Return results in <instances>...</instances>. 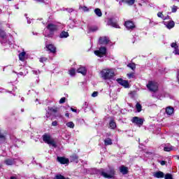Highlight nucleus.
I'll return each instance as SVG.
<instances>
[{
    "instance_id": "obj_1",
    "label": "nucleus",
    "mask_w": 179,
    "mask_h": 179,
    "mask_svg": "<svg viewBox=\"0 0 179 179\" xmlns=\"http://www.w3.org/2000/svg\"><path fill=\"white\" fill-rule=\"evenodd\" d=\"M101 75L104 80L113 79L115 76V71L113 69H103L101 71Z\"/></svg>"
},
{
    "instance_id": "obj_2",
    "label": "nucleus",
    "mask_w": 179,
    "mask_h": 179,
    "mask_svg": "<svg viewBox=\"0 0 179 179\" xmlns=\"http://www.w3.org/2000/svg\"><path fill=\"white\" fill-rule=\"evenodd\" d=\"M43 142H45V143H48V145H51L52 146H53V148H57V143H55V141L51 137L50 134H44L43 136Z\"/></svg>"
},
{
    "instance_id": "obj_3",
    "label": "nucleus",
    "mask_w": 179,
    "mask_h": 179,
    "mask_svg": "<svg viewBox=\"0 0 179 179\" xmlns=\"http://www.w3.org/2000/svg\"><path fill=\"white\" fill-rule=\"evenodd\" d=\"M47 29L49 30L50 32L48 34L47 31H45L44 36L45 37H52V32L55 31V30L58 29V27L54 24H48L47 26Z\"/></svg>"
},
{
    "instance_id": "obj_4",
    "label": "nucleus",
    "mask_w": 179,
    "mask_h": 179,
    "mask_svg": "<svg viewBox=\"0 0 179 179\" xmlns=\"http://www.w3.org/2000/svg\"><path fill=\"white\" fill-rule=\"evenodd\" d=\"M147 88L150 90V92H157L159 85L156 82L149 81L147 84Z\"/></svg>"
},
{
    "instance_id": "obj_5",
    "label": "nucleus",
    "mask_w": 179,
    "mask_h": 179,
    "mask_svg": "<svg viewBox=\"0 0 179 179\" xmlns=\"http://www.w3.org/2000/svg\"><path fill=\"white\" fill-rule=\"evenodd\" d=\"M99 173L101 176L104 177V178H113V177H114V175L115 174L114 169H110L108 173L103 171V169H101V171H99Z\"/></svg>"
},
{
    "instance_id": "obj_6",
    "label": "nucleus",
    "mask_w": 179,
    "mask_h": 179,
    "mask_svg": "<svg viewBox=\"0 0 179 179\" xmlns=\"http://www.w3.org/2000/svg\"><path fill=\"white\" fill-rule=\"evenodd\" d=\"M107 52V49L106 47H101L99 50L94 51L95 55H97V57H100V58L104 57Z\"/></svg>"
},
{
    "instance_id": "obj_7",
    "label": "nucleus",
    "mask_w": 179,
    "mask_h": 179,
    "mask_svg": "<svg viewBox=\"0 0 179 179\" xmlns=\"http://www.w3.org/2000/svg\"><path fill=\"white\" fill-rule=\"evenodd\" d=\"M131 122L136 124L138 127H142V125H143V119L138 117H134L131 120Z\"/></svg>"
},
{
    "instance_id": "obj_8",
    "label": "nucleus",
    "mask_w": 179,
    "mask_h": 179,
    "mask_svg": "<svg viewBox=\"0 0 179 179\" xmlns=\"http://www.w3.org/2000/svg\"><path fill=\"white\" fill-rule=\"evenodd\" d=\"M117 83L119 85H121V86H123V87H125V89L129 88V83H128V80H122V78H118L117 80Z\"/></svg>"
},
{
    "instance_id": "obj_9",
    "label": "nucleus",
    "mask_w": 179,
    "mask_h": 179,
    "mask_svg": "<svg viewBox=\"0 0 179 179\" xmlns=\"http://www.w3.org/2000/svg\"><path fill=\"white\" fill-rule=\"evenodd\" d=\"M16 160L17 159L8 158L4 161V163L6 166H13V164H16Z\"/></svg>"
},
{
    "instance_id": "obj_10",
    "label": "nucleus",
    "mask_w": 179,
    "mask_h": 179,
    "mask_svg": "<svg viewBox=\"0 0 179 179\" xmlns=\"http://www.w3.org/2000/svg\"><path fill=\"white\" fill-rule=\"evenodd\" d=\"M124 26L127 27V30H133V29H135V24H134L132 21H126Z\"/></svg>"
},
{
    "instance_id": "obj_11",
    "label": "nucleus",
    "mask_w": 179,
    "mask_h": 179,
    "mask_svg": "<svg viewBox=\"0 0 179 179\" xmlns=\"http://www.w3.org/2000/svg\"><path fill=\"white\" fill-rule=\"evenodd\" d=\"M57 162L60 164H69V159L68 158H65L64 157H57Z\"/></svg>"
},
{
    "instance_id": "obj_12",
    "label": "nucleus",
    "mask_w": 179,
    "mask_h": 179,
    "mask_svg": "<svg viewBox=\"0 0 179 179\" xmlns=\"http://www.w3.org/2000/svg\"><path fill=\"white\" fill-rule=\"evenodd\" d=\"M107 24L108 26H111L112 27H115V29H120V25H118V23H117V22H114L113 19H109Z\"/></svg>"
},
{
    "instance_id": "obj_13",
    "label": "nucleus",
    "mask_w": 179,
    "mask_h": 179,
    "mask_svg": "<svg viewBox=\"0 0 179 179\" xmlns=\"http://www.w3.org/2000/svg\"><path fill=\"white\" fill-rule=\"evenodd\" d=\"M78 73H81L83 76H86V73H87V69L86 67L80 66L79 69H77Z\"/></svg>"
},
{
    "instance_id": "obj_14",
    "label": "nucleus",
    "mask_w": 179,
    "mask_h": 179,
    "mask_svg": "<svg viewBox=\"0 0 179 179\" xmlns=\"http://www.w3.org/2000/svg\"><path fill=\"white\" fill-rule=\"evenodd\" d=\"M99 44H108V42L110 41V39L107 36H102L99 38Z\"/></svg>"
},
{
    "instance_id": "obj_15",
    "label": "nucleus",
    "mask_w": 179,
    "mask_h": 179,
    "mask_svg": "<svg viewBox=\"0 0 179 179\" xmlns=\"http://www.w3.org/2000/svg\"><path fill=\"white\" fill-rule=\"evenodd\" d=\"M117 2L119 1L120 5H122V2H125L129 6H132L135 3V0H116Z\"/></svg>"
},
{
    "instance_id": "obj_16",
    "label": "nucleus",
    "mask_w": 179,
    "mask_h": 179,
    "mask_svg": "<svg viewBox=\"0 0 179 179\" xmlns=\"http://www.w3.org/2000/svg\"><path fill=\"white\" fill-rule=\"evenodd\" d=\"M99 30V27L95 25L88 26L87 27V33H94Z\"/></svg>"
},
{
    "instance_id": "obj_17",
    "label": "nucleus",
    "mask_w": 179,
    "mask_h": 179,
    "mask_svg": "<svg viewBox=\"0 0 179 179\" xmlns=\"http://www.w3.org/2000/svg\"><path fill=\"white\" fill-rule=\"evenodd\" d=\"M171 47H172V48H174L173 54H175V55H179V49L177 43H172Z\"/></svg>"
},
{
    "instance_id": "obj_18",
    "label": "nucleus",
    "mask_w": 179,
    "mask_h": 179,
    "mask_svg": "<svg viewBox=\"0 0 179 179\" xmlns=\"http://www.w3.org/2000/svg\"><path fill=\"white\" fill-rule=\"evenodd\" d=\"M164 24L167 27V29H173L175 26L174 21H169V22H164Z\"/></svg>"
},
{
    "instance_id": "obj_19",
    "label": "nucleus",
    "mask_w": 179,
    "mask_h": 179,
    "mask_svg": "<svg viewBox=\"0 0 179 179\" xmlns=\"http://www.w3.org/2000/svg\"><path fill=\"white\" fill-rule=\"evenodd\" d=\"M46 48L48 51H50V52H55L57 51V48L54 46L52 44L46 45Z\"/></svg>"
},
{
    "instance_id": "obj_20",
    "label": "nucleus",
    "mask_w": 179,
    "mask_h": 179,
    "mask_svg": "<svg viewBox=\"0 0 179 179\" xmlns=\"http://www.w3.org/2000/svg\"><path fill=\"white\" fill-rule=\"evenodd\" d=\"M153 176L155 178H164V173L162 171H157L153 173Z\"/></svg>"
},
{
    "instance_id": "obj_21",
    "label": "nucleus",
    "mask_w": 179,
    "mask_h": 179,
    "mask_svg": "<svg viewBox=\"0 0 179 179\" xmlns=\"http://www.w3.org/2000/svg\"><path fill=\"white\" fill-rule=\"evenodd\" d=\"M6 142V133H2L0 130V144Z\"/></svg>"
},
{
    "instance_id": "obj_22",
    "label": "nucleus",
    "mask_w": 179,
    "mask_h": 179,
    "mask_svg": "<svg viewBox=\"0 0 179 179\" xmlns=\"http://www.w3.org/2000/svg\"><path fill=\"white\" fill-rule=\"evenodd\" d=\"M119 170L123 175L128 174V167H127L125 166H121L119 168Z\"/></svg>"
},
{
    "instance_id": "obj_23",
    "label": "nucleus",
    "mask_w": 179,
    "mask_h": 179,
    "mask_svg": "<svg viewBox=\"0 0 179 179\" xmlns=\"http://www.w3.org/2000/svg\"><path fill=\"white\" fill-rule=\"evenodd\" d=\"M60 38H66L69 37V34L67 31H62L59 34Z\"/></svg>"
},
{
    "instance_id": "obj_24",
    "label": "nucleus",
    "mask_w": 179,
    "mask_h": 179,
    "mask_svg": "<svg viewBox=\"0 0 179 179\" xmlns=\"http://www.w3.org/2000/svg\"><path fill=\"white\" fill-rule=\"evenodd\" d=\"M19 59L20 61L24 62L26 59V52H22L19 55Z\"/></svg>"
},
{
    "instance_id": "obj_25",
    "label": "nucleus",
    "mask_w": 179,
    "mask_h": 179,
    "mask_svg": "<svg viewBox=\"0 0 179 179\" xmlns=\"http://www.w3.org/2000/svg\"><path fill=\"white\" fill-rule=\"evenodd\" d=\"M173 113H174V108H171V106H169L166 108V113L168 115H171V114H173Z\"/></svg>"
},
{
    "instance_id": "obj_26",
    "label": "nucleus",
    "mask_w": 179,
    "mask_h": 179,
    "mask_svg": "<svg viewBox=\"0 0 179 179\" xmlns=\"http://www.w3.org/2000/svg\"><path fill=\"white\" fill-rule=\"evenodd\" d=\"M109 127L111 129H115V128H117V124L114 120H112L109 122Z\"/></svg>"
},
{
    "instance_id": "obj_27",
    "label": "nucleus",
    "mask_w": 179,
    "mask_h": 179,
    "mask_svg": "<svg viewBox=\"0 0 179 179\" xmlns=\"http://www.w3.org/2000/svg\"><path fill=\"white\" fill-rule=\"evenodd\" d=\"M105 146H108V145H113V140L110 138H107L104 140Z\"/></svg>"
},
{
    "instance_id": "obj_28",
    "label": "nucleus",
    "mask_w": 179,
    "mask_h": 179,
    "mask_svg": "<svg viewBox=\"0 0 179 179\" xmlns=\"http://www.w3.org/2000/svg\"><path fill=\"white\" fill-rule=\"evenodd\" d=\"M94 13L96 15V16H98L99 17H101V16L103 15V13H101V10H100V8H96L94 10Z\"/></svg>"
},
{
    "instance_id": "obj_29",
    "label": "nucleus",
    "mask_w": 179,
    "mask_h": 179,
    "mask_svg": "<svg viewBox=\"0 0 179 179\" xmlns=\"http://www.w3.org/2000/svg\"><path fill=\"white\" fill-rule=\"evenodd\" d=\"M66 127H68V128H75V124L73 123V122H69L66 124Z\"/></svg>"
},
{
    "instance_id": "obj_30",
    "label": "nucleus",
    "mask_w": 179,
    "mask_h": 179,
    "mask_svg": "<svg viewBox=\"0 0 179 179\" xmlns=\"http://www.w3.org/2000/svg\"><path fill=\"white\" fill-rule=\"evenodd\" d=\"M69 73L71 76H75V73H76V70H75V69L71 68L69 71Z\"/></svg>"
},
{
    "instance_id": "obj_31",
    "label": "nucleus",
    "mask_w": 179,
    "mask_h": 179,
    "mask_svg": "<svg viewBox=\"0 0 179 179\" xmlns=\"http://www.w3.org/2000/svg\"><path fill=\"white\" fill-rule=\"evenodd\" d=\"M0 37L3 39L6 38V34L2 29H0Z\"/></svg>"
},
{
    "instance_id": "obj_32",
    "label": "nucleus",
    "mask_w": 179,
    "mask_h": 179,
    "mask_svg": "<svg viewBox=\"0 0 179 179\" xmlns=\"http://www.w3.org/2000/svg\"><path fill=\"white\" fill-rule=\"evenodd\" d=\"M136 108L138 113H141L142 111V106L141 105V103H137L136 105Z\"/></svg>"
},
{
    "instance_id": "obj_33",
    "label": "nucleus",
    "mask_w": 179,
    "mask_h": 179,
    "mask_svg": "<svg viewBox=\"0 0 179 179\" xmlns=\"http://www.w3.org/2000/svg\"><path fill=\"white\" fill-rule=\"evenodd\" d=\"M158 17H161V19H163L164 20H166V17L163 15L162 12H159L157 13Z\"/></svg>"
},
{
    "instance_id": "obj_34",
    "label": "nucleus",
    "mask_w": 179,
    "mask_h": 179,
    "mask_svg": "<svg viewBox=\"0 0 179 179\" xmlns=\"http://www.w3.org/2000/svg\"><path fill=\"white\" fill-rule=\"evenodd\" d=\"M164 152H171V150H173V148H171V146H166L164 148Z\"/></svg>"
},
{
    "instance_id": "obj_35",
    "label": "nucleus",
    "mask_w": 179,
    "mask_h": 179,
    "mask_svg": "<svg viewBox=\"0 0 179 179\" xmlns=\"http://www.w3.org/2000/svg\"><path fill=\"white\" fill-rule=\"evenodd\" d=\"M127 66L129 68H130L131 69H132L133 71H134V69H135L136 68V66H135V64H134V63L129 64L127 65Z\"/></svg>"
},
{
    "instance_id": "obj_36",
    "label": "nucleus",
    "mask_w": 179,
    "mask_h": 179,
    "mask_svg": "<svg viewBox=\"0 0 179 179\" xmlns=\"http://www.w3.org/2000/svg\"><path fill=\"white\" fill-rule=\"evenodd\" d=\"M165 179H173V176L171 173H166L164 176Z\"/></svg>"
},
{
    "instance_id": "obj_37",
    "label": "nucleus",
    "mask_w": 179,
    "mask_h": 179,
    "mask_svg": "<svg viewBox=\"0 0 179 179\" xmlns=\"http://www.w3.org/2000/svg\"><path fill=\"white\" fill-rule=\"evenodd\" d=\"M66 100V98H65V97L61 98V99L59 101V104H64V103H65Z\"/></svg>"
},
{
    "instance_id": "obj_38",
    "label": "nucleus",
    "mask_w": 179,
    "mask_h": 179,
    "mask_svg": "<svg viewBox=\"0 0 179 179\" xmlns=\"http://www.w3.org/2000/svg\"><path fill=\"white\" fill-rule=\"evenodd\" d=\"M80 8L83 9L84 12H89V8L87 6H81Z\"/></svg>"
},
{
    "instance_id": "obj_39",
    "label": "nucleus",
    "mask_w": 179,
    "mask_h": 179,
    "mask_svg": "<svg viewBox=\"0 0 179 179\" xmlns=\"http://www.w3.org/2000/svg\"><path fill=\"white\" fill-rule=\"evenodd\" d=\"M177 9H178L177 6H173L172 7V10H171L172 13H176V12H177Z\"/></svg>"
},
{
    "instance_id": "obj_40",
    "label": "nucleus",
    "mask_w": 179,
    "mask_h": 179,
    "mask_svg": "<svg viewBox=\"0 0 179 179\" xmlns=\"http://www.w3.org/2000/svg\"><path fill=\"white\" fill-rule=\"evenodd\" d=\"M98 95H99V92H94L92 94V97H97Z\"/></svg>"
},
{
    "instance_id": "obj_41",
    "label": "nucleus",
    "mask_w": 179,
    "mask_h": 179,
    "mask_svg": "<svg viewBox=\"0 0 179 179\" xmlns=\"http://www.w3.org/2000/svg\"><path fill=\"white\" fill-rule=\"evenodd\" d=\"M127 76H128L129 79H131L132 78H134L135 75L134 73H129V74H127Z\"/></svg>"
},
{
    "instance_id": "obj_42",
    "label": "nucleus",
    "mask_w": 179,
    "mask_h": 179,
    "mask_svg": "<svg viewBox=\"0 0 179 179\" xmlns=\"http://www.w3.org/2000/svg\"><path fill=\"white\" fill-rule=\"evenodd\" d=\"M27 73H28V71H26V72H24V73H23V72H20V73H19V75H20L21 76H25V75H27Z\"/></svg>"
},
{
    "instance_id": "obj_43",
    "label": "nucleus",
    "mask_w": 179,
    "mask_h": 179,
    "mask_svg": "<svg viewBox=\"0 0 179 179\" xmlns=\"http://www.w3.org/2000/svg\"><path fill=\"white\" fill-rule=\"evenodd\" d=\"M45 61H47V58L46 57H41L40 59V62H45Z\"/></svg>"
},
{
    "instance_id": "obj_44",
    "label": "nucleus",
    "mask_w": 179,
    "mask_h": 179,
    "mask_svg": "<svg viewBox=\"0 0 179 179\" xmlns=\"http://www.w3.org/2000/svg\"><path fill=\"white\" fill-rule=\"evenodd\" d=\"M32 72L34 75H38V73H40V71L38 70H33Z\"/></svg>"
},
{
    "instance_id": "obj_45",
    "label": "nucleus",
    "mask_w": 179,
    "mask_h": 179,
    "mask_svg": "<svg viewBox=\"0 0 179 179\" xmlns=\"http://www.w3.org/2000/svg\"><path fill=\"white\" fill-rule=\"evenodd\" d=\"M52 127H57V125H58V122H57V121L52 122Z\"/></svg>"
},
{
    "instance_id": "obj_46",
    "label": "nucleus",
    "mask_w": 179,
    "mask_h": 179,
    "mask_svg": "<svg viewBox=\"0 0 179 179\" xmlns=\"http://www.w3.org/2000/svg\"><path fill=\"white\" fill-rule=\"evenodd\" d=\"M49 110L53 113H57V108H49Z\"/></svg>"
},
{
    "instance_id": "obj_47",
    "label": "nucleus",
    "mask_w": 179,
    "mask_h": 179,
    "mask_svg": "<svg viewBox=\"0 0 179 179\" xmlns=\"http://www.w3.org/2000/svg\"><path fill=\"white\" fill-rule=\"evenodd\" d=\"M89 106V103L87 102H85L83 107H85V108H87V106Z\"/></svg>"
},
{
    "instance_id": "obj_48",
    "label": "nucleus",
    "mask_w": 179,
    "mask_h": 179,
    "mask_svg": "<svg viewBox=\"0 0 179 179\" xmlns=\"http://www.w3.org/2000/svg\"><path fill=\"white\" fill-rule=\"evenodd\" d=\"M159 163H160L161 166H164V164H166L165 161H160Z\"/></svg>"
},
{
    "instance_id": "obj_49",
    "label": "nucleus",
    "mask_w": 179,
    "mask_h": 179,
    "mask_svg": "<svg viewBox=\"0 0 179 179\" xmlns=\"http://www.w3.org/2000/svg\"><path fill=\"white\" fill-rule=\"evenodd\" d=\"M71 111H73V113H78V110L76 109L71 108Z\"/></svg>"
},
{
    "instance_id": "obj_50",
    "label": "nucleus",
    "mask_w": 179,
    "mask_h": 179,
    "mask_svg": "<svg viewBox=\"0 0 179 179\" xmlns=\"http://www.w3.org/2000/svg\"><path fill=\"white\" fill-rule=\"evenodd\" d=\"M45 115L46 118H50V113L47 112Z\"/></svg>"
},
{
    "instance_id": "obj_51",
    "label": "nucleus",
    "mask_w": 179,
    "mask_h": 179,
    "mask_svg": "<svg viewBox=\"0 0 179 179\" xmlns=\"http://www.w3.org/2000/svg\"><path fill=\"white\" fill-rule=\"evenodd\" d=\"M35 1H36V2H41V3L44 2V0H35Z\"/></svg>"
},
{
    "instance_id": "obj_52",
    "label": "nucleus",
    "mask_w": 179,
    "mask_h": 179,
    "mask_svg": "<svg viewBox=\"0 0 179 179\" xmlns=\"http://www.w3.org/2000/svg\"><path fill=\"white\" fill-rule=\"evenodd\" d=\"M65 115H66V117H69V113H66Z\"/></svg>"
},
{
    "instance_id": "obj_53",
    "label": "nucleus",
    "mask_w": 179,
    "mask_h": 179,
    "mask_svg": "<svg viewBox=\"0 0 179 179\" xmlns=\"http://www.w3.org/2000/svg\"><path fill=\"white\" fill-rule=\"evenodd\" d=\"M10 179H17V178L15 176H11Z\"/></svg>"
},
{
    "instance_id": "obj_54",
    "label": "nucleus",
    "mask_w": 179,
    "mask_h": 179,
    "mask_svg": "<svg viewBox=\"0 0 179 179\" xmlns=\"http://www.w3.org/2000/svg\"><path fill=\"white\" fill-rule=\"evenodd\" d=\"M30 23H31V22L29 20H27V24H30Z\"/></svg>"
},
{
    "instance_id": "obj_55",
    "label": "nucleus",
    "mask_w": 179,
    "mask_h": 179,
    "mask_svg": "<svg viewBox=\"0 0 179 179\" xmlns=\"http://www.w3.org/2000/svg\"><path fill=\"white\" fill-rule=\"evenodd\" d=\"M73 10H72V8H69V12H70V13L72 12Z\"/></svg>"
},
{
    "instance_id": "obj_56",
    "label": "nucleus",
    "mask_w": 179,
    "mask_h": 179,
    "mask_svg": "<svg viewBox=\"0 0 179 179\" xmlns=\"http://www.w3.org/2000/svg\"><path fill=\"white\" fill-rule=\"evenodd\" d=\"M21 100H22V101H24V97H22V98H21Z\"/></svg>"
},
{
    "instance_id": "obj_57",
    "label": "nucleus",
    "mask_w": 179,
    "mask_h": 179,
    "mask_svg": "<svg viewBox=\"0 0 179 179\" xmlns=\"http://www.w3.org/2000/svg\"><path fill=\"white\" fill-rule=\"evenodd\" d=\"M0 169H2V164H0Z\"/></svg>"
},
{
    "instance_id": "obj_58",
    "label": "nucleus",
    "mask_w": 179,
    "mask_h": 179,
    "mask_svg": "<svg viewBox=\"0 0 179 179\" xmlns=\"http://www.w3.org/2000/svg\"><path fill=\"white\" fill-rule=\"evenodd\" d=\"M150 24H152V23H153V22L150 21Z\"/></svg>"
},
{
    "instance_id": "obj_59",
    "label": "nucleus",
    "mask_w": 179,
    "mask_h": 179,
    "mask_svg": "<svg viewBox=\"0 0 179 179\" xmlns=\"http://www.w3.org/2000/svg\"><path fill=\"white\" fill-rule=\"evenodd\" d=\"M22 113H23V111H24L23 109H22V110H21Z\"/></svg>"
},
{
    "instance_id": "obj_60",
    "label": "nucleus",
    "mask_w": 179,
    "mask_h": 179,
    "mask_svg": "<svg viewBox=\"0 0 179 179\" xmlns=\"http://www.w3.org/2000/svg\"><path fill=\"white\" fill-rule=\"evenodd\" d=\"M38 100V99H36V101H37Z\"/></svg>"
},
{
    "instance_id": "obj_61",
    "label": "nucleus",
    "mask_w": 179,
    "mask_h": 179,
    "mask_svg": "<svg viewBox=\"0 0 179 179\" xmlns=\"http://www.w3.org/2000/svg\"><path fill=\"white\" fill-rule=\"evenodd\" d=\"M8 1H12V0H8Z\"/></svg>"
}]
</instances>
